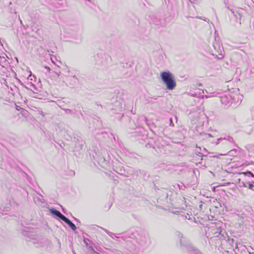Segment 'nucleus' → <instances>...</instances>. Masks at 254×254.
<instances>
[{"instance_id":"423d86ee","label":"nucleus","mask_w":254,"mask_h":254,"mask_svg":"<svg viewBox=\"0 0 254 254\" xmlns=\"http://www.w3.org/2000/svg\"><path fill=\"white\" fill-rule=\"evenodd\" d=\"M234 99H232V104H234V106H237L239 105L242 101V96L240 95H234Z\"/></svg>"},{"instance_id":"6e6552de","label":"nucleus","mask_w":254,"mask_h":254,"mask_svg":"<svg viewBox=\"0 0 254 254\" xmlns=\"http://www.w3.org/2000/svg\"><path fill=\"white\" fill-rule=\"evenodd\" d=\"M228 8L230 10L231 13L234 15V16L236 17V19H239L240 20L241 19V14L239 12H237L236 13L231 9L228 7Z\"/></svg>"},{"instance_id":"ddd939ff","label":"nucleus","mask_w":254,"mask_h":254,"mask_svg":"<svg viewBox=\"0 0 254 254\" xmlns=\"http://www.w3.org/2000/svg\"><path fill=\"white\" fill-rule=\"evenodd\" d=\"M249 189H250L251 190H254V186L252 184H249Z\"/></svg>"},{"instance_id":"1a4fd4ad","label":"nucleus","mask_w":254,"mask_h":254,"mask_svg":"<svg viewBox=\"0 0 254 254\" xmlns=\"http://www.w3.org/2000/svg\"><path fill=\"white\" fill-rule=\"evenodd\" d=\"M52 73H53L54 75H52L53 76H59L60 74H61V72L60 71H54L53 72H52Z\"/></svg>"},{"instance_id":"9b49d317","label":"nucleus","mask_w":254,"mask_h":254,"mask_svg":"<svg viewBox=\"0 0 254 254\" xmlns=\"http://www.w3.org/2000/svg\"><path fill=\"white\" fill-rule=\"evenodd\" d=\"M64 110L65 111V112L66 113V114H72V111L70 109H64Z\"/></svg>"},{"instance_id":"f8f14e48","label":"nucleus","mask_w":254,"mask_h":254,"mask_svg":"<svg viewBox=\"0 0 254 254\" xmlns=\"http://www.w3.org/2000/svg\"><path fill=\"white\" fill-rule=\"evenodd\" d=\"M178 235L179 238L180 237V243H181V244H182V243H183V240H182L183 236L180 233H178Z\"/></svg>"},{"instance_id":"7ed1b4c3","label":"nucleus","mask_w":254,"mask_h":254,"mask_svg":"<svg viewBox=\"0 0 254 254\" xmlns=\"http://www.w3.org/2000/svg\"><path fill=\"white\" fill-rule=\"evenodd\" d=\"M235 98L233 94L227 92L221 97V102L225 106H230L232 104V99Z\"/></svg>"},{"instance_id":"aec40b11","label":"nucleus","mask_w":254,"mask_h":254,"mask_svg":"<svg viewBox=\"0 0 254 254\" xmlns=\"http://www.w3.org/2000/svg\"><path fill=\"white\" fill-rule=\"evenodd\" d=\"M73 78H76V76H75V75H74V76H73Z\"/></svg>"},{"instance_id":"f257e3e1","label":"nucleus","mask_w":254,"mask_h":254,"mask_svg":"<svg viewBox=\"0 0 254 254\" xmlns=\"http://www.w3.org/2000/svg\"><path fill=\"white\" fill-rule=\"evenodd\" d=\"M160 76L167 89L172 90L175 89L177 84L173 73L169 71H164L161 73Z\"/></svg>"},{"instance_id":"39448f33","label":"nucleus","mask_w":254,"mask_h":254,"mask_svg":"<svg viewBox=\"0 0 254 254\" xmlns=\"http://www.w3.org/2000/svg\"><path fill=\"white\" fill-rule=\"evenodd\" d=\"M50 212L53 214V215H54L56 216H57L58 217H59V218H60L61 219H62L63 221V220L65 218V216L64 215H63L59 211L54 209V208H52V209H50Z\"/></svg>"},{"instance_id":"0eeeda50","label":"nucleus","mask_w":254,"mask_h":254,"mask_svg":"<svg viewBox=\"0 0 254 254\" xmlns=\"http://www.w3.org/2000/svg\"><path fill=\"white\" fill-rule=\"evenodd\" d=\"M63 221L66 223V224H67L71 228V229L73 231L75 230L76 229V226H75V225L72 223L68 219H67L66 217H65V218L63 220Z\"/></svg>"},{"instance_id":"6ab92c4d","label":"nucleus","mask_w":254,"mask_h":254,"mask_svg":"<svg viewBox=\"0 0 254 254\" xmlns=\"http://www.w3.org/2000/svg\"><path fill=\"white\" fill-rule=\"evenodd\" d=\"M207 135L208 136H211V135L210 134H207Z\"/></svg>"},{"instance_id":"dca6fc26","label":"nucleus","mask_w":254,"mask_h":254,"mask_svg":"<svg viewBox=\"0 0 254 254\" xmlns=\"http://www.w3.org/2000/svg\"><path fill=\"white\" fill-rule=\"evenodd\" d=\"M233 152H235V151L234 150H231L229 151V153L230 155H232Z\"/></svg>"},{"instance_id":"9d476101","label":"nucleus","mask_w":254,"mask_h":254,"mask_svg":"<svg viewBox=\"0 0 254 254\" xmlns=\"http://www.w3.org/2000/svg\"><path fill=\"white\" fill-rule=\"evenodd\" d=\"M197 18H198V19H202L205 21H208V19L204 17H200V16H197L196 17Z\"/></svg>"},{"instance_id":"2eb2a0df","label":"nucleus","mask_w":254,"mask_h":254,"mask_svg":"<svg viewBox=\"0 0 254 254\" xmlns=\"http://www.w3.org/2000/svg\"><path fill=\"white\" fill-rule=\"evenodd\" d=\"M45 68L48 70V72H50L51 69L49 67L45 66Z\"/></svg>"},{"instance_id":"a211bd4d","label":"nucleus","mask_w":254,"mask_h":254,"mask_svg":"<svg viewBox=\"0 0 254 254\" xmlns=\"http://www.w3.org/2000/svg\"><path fill=\"white\" fill-rule=\"evenodd\" d=\"M113 235H114V236H115V234L112 233V234H110V236L111 237H112V238H113Z\"/></svg>"},{"instance_id":"4468645a","label":"nucleus","mask_w":254,"mask_h":254,"mask_svg":"<svg viewBox=\"0 0 254 254\" xmlns=\"http://www.w3.org/2000/svg\"><path fill=\"white\" fill-rule=\"evenodd\" d=\"M109 235H110V234H112V232H109L108 230L102 228Z\"/></svg>"},{"instance_id":"412c9836","label":"nucleus","mask_w":254,"mask_h":254,"mask_svg":"<svg viewBox=\"0 0 254 254\" xmlns=\"http://www.w3.org/2000/svg\"><path fill=\"white\" fill-rule=\"evenodd\" d=\"M74 219H75V220H76V221H78V220H77V219L76 218H74Z\"/></svg>"},{"instance_id":"f03ea898","label":"nucleus","mask_w":254,"mask_h":254,"mask_svg":"<svg viewBox=\"0 0 254 254\" xmlns=\"http://www.w3.org/2000/svg\"><path fill=\"white\" fill-rule=\"evenodd\" d=\"M210 52L212 55L215 56L219 60L224 58V50L219 43L216 41L213 43L212 48L210 49Z\"/></svg>"},{"instance_id":"f3484780","label":"nucleus","mask_w":254,"mask_h":254,"mask_svg":"<svg viewBox=\"0 0 254 254\" xmlns=\"http://www.w3.org/2000/svg\"><path fill=\"white\" fill-rule=\"evenodd\" d=\"M170 125L171 126H174V125L173 124V122H172V119H170Z\"/></svg>"},{"instance_id":"20e7f679","label":"nucleus","mask_w":254,"mask_h":254,"mask_svg":"<svg viewBox=\"0 0 254 254\" xmlns=\"http://www.w3.org/2000/svg\"><path fill=\"white\" fill-rule=\"evenodd\" d=\"M222 142L223 143L227 144L229 145L231 144H233L235 143L233 138L230 136H226V137L222 138L221 137L218 139V142L216 144L220 143L221 142Z\"/></svg>"}]
</instances>
